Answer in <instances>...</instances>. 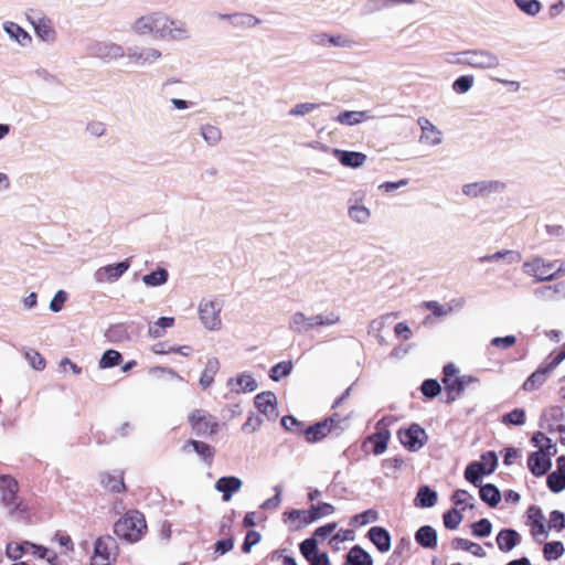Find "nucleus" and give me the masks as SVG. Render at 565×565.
Returning a JSON list of instances; mask_svg holds the SVG:
<instances>
[{
  "mask_svg": "<svg viewBox=\"0 0 565 565\" xmlns=\"http://www.w3.org/2000/svg\"><path fill=\"white\" fill-rule=\"evenodd\" d=\"M223 301L217 297H203L196 308L198 320L209 332H218L223 328Z\"/></svg>",
  "mask_w": 565,
  "mask_h": 565,
  "instance_id": "nucleus-1",
  "label": "nucleus"
},
{
  "mask_svg": "<svg viewBox=\"0 0 565 565\" xmlns=\"http://www.w3.org/2000/svg\"><path fill=\"white\" fill-rule=\"evenodd\" d=\"M146 520L138 511L127 512L115 523L114 526L115 534L128 543H136L140 541L146 534Z\"/></svg>",
  "mask_w": 565,
  "mask_h": 565,
  "instance_id": "nucleus-2",
  "label": "nucleus"
},
{
  "mask_svg": "<svg viewBox=\"0 0 565 565\" xmlns=\"http://www.w3.org/2000/svg\"><path fill=\"white\" fill-rule=\"evenodd\" d=\"M157 38L166 42H184L191 39L186 22L159 12Z\"/></svg>",
  "mask_w": 565,
  "mask_h": 565,
  "instance_id": "nucleus-3",
  "label": "nucleus"
},
{
  "mask_svg": "<svg viewBox=\"0 0 565 565\" xmlns=\"http://www.w3.org/2000/svg\"><path fill=\"white\" fill-rule=\"evenodd\" d=\"M532 440L540 445V450L529 457L527 466L534 476L541 477L551 468V457L556 452V449L551 440L541 433L536 434Z\"/></svg>",
  "mask_w": 565,
  "mask_h": 565,
  "instance_id": "nucleus-4",
  "label": "nucleus"
},
{
  "mask_svg": "<svg viewBox=\"0 0 565 565\" xmlns=\"http://www.w3.org/2000/svg\"><path fill=\"white\" fill-rule=\"evenodd\" d=\"M116 557L117 543L111 536H102L95 541L90 565H111Z\"/></svg>",
  "mask_w": 565,
  "mask_h": 565,
  "instance_id": "nucleus-5",
  "label": "nucleus"
},
{
  "mask_svg": "<svg viewBox=\"0 0 565 565\" xmlns=\"http://www.w3.org/2000/svg\"><path fill=\"white\" fill-rule=\"evenodd\" d=\"M161 51L154 46L134 45L126 50V62L134 66H146L160 60Z\"/></svg>",
  "mask_w": 565,
  "mask_h": 565,
  "instance_id": "nucleus-6",
  "label": "nucleus"
},
{
  "mask_svg": "<svg viewBox=\"0 0 565 565\" xmlns=\"http://www.w3.org/2000/svg\"><path fill=\"white\" fill-rule=\"evenodd\" d=\"M497 465V455L493 451H489L481 456L480 461H476L467 466L465 477L469 482L478 484L480 478L492 473Z\"/></svg>",
  "mask_w": 565,
  "mask_h": 565,
  "instance_id": "nucleus-7",
  "label": "nucleus"
},
{
  "mask_svg": "<svg viewBox=\"0 0 565 565\" xmlns=\"http://www.w3.org/2000/svg\"><path fill=\"white\" fill-rule=\"evenodd\" d=\"M523 270L536 281L550 280L558 271L556 264L545 262L542 258H533L523 264Z\"/></svg>",
  "mask_w": 565,
  "mask_h": 565,
  "instance_id": "nucleus-8",
  "label": "nucleus"
},
{
  "mask_svg": "<svg viewBox=\"0 0 565 565\" xmlns=\"http://www.w3.org/2000/svg\"><path fill=\"white\" fill-rule=\"evenodd\" d=\"M503 184L495 180H478L462 185V194L469 199H482L500 192Z\"/></svg>",
  "mask_w": 565,
  "mask_h": 565,
  "instance_id": "nucleus-9",
  "label": "nucleus"
},
{
  "mask_svg": "<svg viewBox=\"0 0 565 565\" xmlns=\"http://www.w3.org/2000/svg\"><path fill=\"white\" fill-rule=\"evenodd\" d=\"M417 124L420 128L418 142L424 148H435L443 143V131L434 125L428 118L419 117Z\"/></svg>",
  "mask_w": 565,
  "mask_h": 565,
  "instance_id": "nucleus-10",
  "label": "nucleus"
},
{
  "mask_svg": "<svg viewBox=\"0 0 565 565\" xmlns=\"http://www.w3.org/2000/svg\"><path fill=\"white\" fill-rule=\"evenodd\" d=\"M349 218L359 225H365L372 217V211L364 204V194L353 193L348 202Z\"/></svg>",
  "mask_w": 565,
  "mask_h": 565,
  "instance_id": "nucleus-11",
  "label": "nucleus"
},
{
  "mask_svg": "<svg viewBox=\"0 0 565 565\" xmlns=\"http://www.w3.org/2000/svg\"><path fill=\"white\" fill-rule=\"evenodd\" d=\"M189 423L192 429L203 436H209L215 433L217 423L215 418L203 409H194L189 414Z\"/></svg>",
  "mask_w": 565,
  "mask_h": 565,
  "instance_id": "nucleus-12",
  "label": "nucleus"
},
{
  "mask_svg": "<svg viewBox=\"0 0 565 565\" xmlns=\"http://www.w3.org/2000/svg\"><path fill=\"white\" fill-rule=\"evenodd\" d=\"M462 61L471 67L481 70L497 68L500 65L499 57L488 51H470L463 53Z\"/></svg>",
  "mask_w": 565,
  "mask_h": 565,
  "instance_id": "nucleus-13",
  "label": "nucleus"
},
{
  "mask_svg": "<svg viewBox=\"0 0 565 565\" xmlns=\"http://www.w3.org/2000/svg\"><path fill=\"white\" fill-rule=\"evenodd\" d=\"M398 438L406 448L416 451L424 447L427 435L419 425L414 424L406 429H401L398 431Z\"/></svg>",
  "mask_w": 565,
  "mask_h": 565,
  "instance_id": "nucleus-14",
  "label": "nucleus"
},
{
  "mask_svg": "<svg viewBox=\"0 0 565 565\" xmlns=\"http://www.w3.org/2000/svg\"><path fill=\"white\" fill-rule=\"evenodd\" d=\"M330 153L343 168L360 169L366 161L367 156L361 151L343 150L339 148L330 149Z\"/></svg>",
  "mask_w": 565,
  "mask_h": 565,
  "instance_id": "nucleus-15",
  "label": "nucleus"
},
{
  "mask_svg": "<svg viewBox=\"0 0 565 565\" xmlns=\"http://www.w3.org/2000/svg\"><path fill=\"white\" fill-rule=\"evenodd\" d=\"M36 38L43 42L52 43L56 40V31L53 21L46 15L28 17Z\"/></svg>",
  "mask_w": 565,
  "mask_h": 565,
  "instance_id": "nucleus-16",
  "label": "nucleus"
},
{
  "mask_svg": "<svg viewBox=\"0 0 565 565\" xmlns=\"http://www.w3.org/2000/svg\"><path fill=\"white\" fill-rule=\"evenodd\" d=\"M231 393L247 394L253 393L258 388V383L255 376L249 372H242L228 379L226 383Z\"/></svg>",
  "mask_w": 565,
  "mask_h": 565,
  "instance_id": "nucleus-17",
  "label": "nucleus"
},
{
  "mask_svg": "<svg viewBox=\"0 0 565 565\" xmlns=\"http://www.w3.org/2000/svg\"><path fill=\"white\" fill-rule=\"evenodd\" d=\"M159 11L142 14L131 23V31L137 35L153 34L157 36Z\"/></svg>",
  "mask_w": 565,
  "mask_h": 565,
  "instance_id": "nucleus-18",
  "label": "nucleus"
},
{
  "mask_svg": "<svg viewBox=\"0 0 565 565\" xmlns=\"http://www.w3.org/2000/svg\"><path fill=\"white\" fill-rule=\"evenodd\" d=\"M391 433L382 423L376 425V431L366 438L364 446L371 445L372 452L376 456L383 455L388 446Z\"/></svg>",
  "mask_w": 565,
  "mask_h": 565,
  "instance_id": "nucleus-19",
  "label": "nucleus"
},
{
  "mask_svg": "<svg viewBox=\"0 0 565 565\" xmlns=\"http://www.w3.org/2000/svg\"><path fill=\"white\" fill-rule=\"evenodd\" d=\"M340 426V419L335 417L328 418L318 423L306 430V439L309 443H316L327 437L331 431Z\"/></svg>",
  "mask_w": 565,
  "mask_h": 565,
  "instance_id": "nucleus-20",
  "label": "nucleus"
},
{
  "mask_svg": "<svg viewBox=\"0 0 565 565\" xmlns=\"http://www.w3.org/2000/svg\"><path fill=\"white\" fill-rule=\"evenodd\" d=\"M243 487V480L235 476L221 477L215 482V490L222 494L224 502L232 500L233 494L238 492Z\"/></svg>",
  "mask_w": 565,
  "mask_h": 565,
  "instance_id": "nucleus-21",
  "label": "nucleus"
},
{
  "mask_svg": "<svg viewBox=\"0 0 565 565\" xmlns=\"http://www.w3.org/2000/svg\"><path fill=\"white\" fill-rule=\"evenodd\" d=\"M130 267L128 260H124L116 264H108L106 266L99 267L95 276L98 281H108L113 282L119 279Z\"/></svg>",
  "mask_w": 565,
  "mask_h": 565,
  "instance_id": "nucleus-22",
  "label": "nucleus"
},
{
  "mask_svg": "<svg viewBox=\"0 0 565 565\" xmlns=\"http://www.w3.org/2000/svg\"><path fill=\"white\" fill-rule=\"evenodd\" d=\"M2 31L4 34L21 47H26L31 44V35L18 23L13 21H4L2 23Z\"/></svg>",
  "mask_w": 565,
  "mask_h": 565,
  "instance_id": "nucleus-23",
  "label": "nucleus"
},
{
  "mask_svg": "<svg viewBox=\"0 0 565 565\" xmlns=\"http://www.w3.org/2000/svg\"><path fill=\"white\" fill-rule=\"evenodd\" d=\"M476 377L471 375H462L452 379H444L445 391L447 394L448 402H454L459 397L465 387L470 383H473Z\"/></svg>",
  "mask_w": 565,
  "mask_h": 565,
  "instance_id": "nucleus-24",
  "label": "nucleus"
},
{
  "mask_svg": "<svg viewBox=\"0 0 565 565\" xmlns=\"http://www.w3.org/2000/svg\"><path fill=\"white\" fill-rule=\"evenodd\" d=\"M255 405L269 419L277 418V397L273 392H263L256 395Z\"/></svg>",
  "mask_w": 565,
  "mask_h": 565,
  "instance_id": "nucleus-25",
  "label": "nucleus"
},
{
  "mask_svg": "<svg viewBox=\"0 0 565 565\" xmlns=\"http://www.w3.org/2000/svg\"><path fill=\"white\" fill-rule=\"evenodd\" d=\"M100 486L109 492L122 493L126 491V484L124 481V472L121 471H106L99 475Z\"/></svg>",
  "mask_w": 565,
  "mask_h": 565,
  "instance_id": "nucleus-26",
  "label": "nucleus"
},
{
  "mask_svg": "<svg viewBox=\"0 0 565 565\" xmlns=\"http://www.w3.org/2000/svg\"><path fill=\"white\" fill-rule=\"evenodd\" d=\"M527 524L531 529V534L535 540H539L540 536H547L545 518L540 508L531 507L527 510Z\"/></svg>",
  "mask_w": 565,
  "mask_h": 565,
  "instance_id": "nucleus-27",
  "label": "nucleus"
},
{
  "mask_svg": "<svg viewBox=\"0 0 565 565\" xmlns=\"http://www.w3.org/2000/svg\"><path fill=\"white\" fill-rule=\"evenodd\" d=\"M220 361L216 358H209L206 362L204 363V366L199 375V385L200 387L205 391L210 388L220 372Z\"/></svg>",
  "mask_w": 565,
  "mask_h": 565,
  "instance_id": "nucleus-28",
  "label": "nucleus"
},
{
  "mask_svg": "<svg viewBox=\"0 0 565 565\" xmlns=\"http://www.w3.org/2000/svg\"><path fill=\"white\" fill-rule=\"evenodd\" d=\"M285 523L291 530H299L312 523L310 510H291L285 514Z\"/></svg>",
  "mask_w": 565,
  "mask_h": 565,
  "instance_id": "nucleus-29",
  "label": "nucleus"
},
{
  "mask_svg": "<svg viewBox=\"0 0 565 565\" xmlns=\"http://www.w3.org/2000/svg\"><path fill=\"white\" fill-rule=\"evenodd\" d=\"M547 486L555 493L565 490V457L557 459L556 470L547 477Z\"/></svg>",
  "mask_w": 565,
  "mask_h": 565,
  "instance_id": "nucleus-30",
  "label": "nucleus"
},
{
  "mask_svg": "<svg viewBox=\"0 0 565 565\" xmlns=\"http://www.w3.org/2000/svg\"><path fill=\"white\" fill-rule=\"evenodd\" d=\"M521 542V535L514 530H502L497 535V544L501 552L512 551Z\"/></svg>",
  "mask_w": 565,
  "mask_h": 565,
  "instance_id": "nucleus-31",
  "label": "nucleus"
},
{
  "mask_svg": "<svg viewBox=\"0 0 565 565\" xmlns=\"http://www.w3.org/2000/svg\"><path fill=\"white\" fill-rule=\"evenodd\" d=\"M18 491L17 481L9 476L0 477V500L10 505L13 503L15 493Z\"/></svg>",
  "mask_w": 565,
  "mask_h": 565,
  "instance_id": "nucleus-32",
  "label": "nucleus"
},
{
  "mask_svg": "<svg viewBox=\"0 0 565 565\" xmlns=\"http://www.w3.org/2000/svg\"><path fill=\"white\" fill-rule=\"evenodd\" d=\"M98 55L107 61H116L126 57V50L118 43L105 42L98 46Z\"/></svg>",
  "mask_w": 565,
  "mask_h": 565,
  "instance_id": "nucleus-33",
  "label": "nucleus"
},
{
  "mask_svg": "<svg viewBox=\"0 0 565 565\" xmlns=\"http://www.w3.org/2000/svg\"><path fill=\"white\" fill-rule=\"evenodd\" d=\"M550 372L551 371L547 367L536 370L525 380L522 385V390L527 393L537 391L546 382Z\"/></svg>",
  "mask_w": 565,
  "mask_h": 565,
  "instance_id": "nucleus-34",
  "label": "nucleus"
},
{
  "mask_svg": "<svg viewBox=\"0 0 565 565\" xmlns=\"http://www.w3.org/2000/svg\"><path fill=\"white\" fill-rule=\"evenodd\" d=\"M311 319V316H306L303 312L297 311L289 318V329L298 333L308 332L313 329Z\"/></svg>",
  "mask_w": 565,
  "mask_h": 565,
  "instance_id": "nucleus-35",
  "label": "nucleus"
},
{
  "mask_svg": "<svg viewBox=\"0 0 565 565\" xmlns=\"http://www.w3.org/2000/svg\"><path fill=\"white\" fill-rule=\"evenodd\" d=\"M370 118L367 111L363 110H347L340 113L335 117V121L345 126H355L366 121Z\"/></svg>",
  "mask_w": 565,
  "mask_h": 565,
  "instance_id": "nucleus-36",
  "label": "nucleus"
},
{
  "mask_svg": "<svg viewBox=\"0 0 565 565\" xmlns=\"http://www.w3.org/2000/svg\"><path fill=\"white\" fill-rule=\"evenodd\" d=\"M370 540L381 552H387L391 548V536L388 532L380 526H374L369 531Z\"/></svg>",
  "mask_w": 565,
  "mask_h": 565,
  "instance_id": "nucleus-37",
  "label": "nucleus"
},
{
  "mask_svg": "<svg viewBox=\"0 0 565 565\" xmlns=\"http://www.w3.org/2000/svg\"><path fill=\"white\" fill-rule=\"evenodd\" d=\"M311 317L313 329L320 327H332L341 322V313L337 310H327Z\"/></svg>",
  "mask_w": 565,
  "mask_h": 565,
  "instance_id": "nucleus-38",
  "label": "nucleus"
},
{
  "mask_svg": "<svg viewBox=\"0 0 565 565\" xmlns=\"http://www.w3.org/2000/svg\"><path fill=\"white\" fill-rule=\"evenodd\" d=\"M174 322L175 320L173 317H160L148 324V334L154 339L162 338L166 334L167 329L174 326Z\"/></svg>",
  "mask_w": 565,
  "mask_h": 565,
  "instance_id": "nucleus-39",
  "label": "nucleus"
},
{
  "mask_svg": "<svg viewBox=\"0 0 565 565\" xmlns=\"http://www.w3.org/2000/svg\"><path fill=\"white\" fill-rule=\"evenodd\" d=\"M373 561L369 553L360 546H354L347 555L344 565H372Z\"/></svg>",
  "mask_w": 565,
  "mask_h": 565,
  "instance_id": "nucleus-40",
  "label": "nucleus"
},
{
  "mask_svg": "<svg viewBox=\"0 0 565 565\" xmlns=\"http://www.w3.org/2000/svg\"><path fill=\"white\" fill-rule=\"evenodd\" d=\"M451 501L461 512L475 508V497L466 490H457L451 497Z\"/></svg>",
  "mask_w": 565,
  "mask_h": 565,
  "instance_id": "nucleus-41",
  "label": "nucleus"
},
{
  "mask_svg": "<svg viewBox=\"0 0 565 565\" xmlns=\"http://www.w3.org/2000/svg\"><path fill=\"white\" fill-rule=\"evenodd\" d=\"M416 541L424 547H434L437 544V533L430 526H422L416 532Z\"/></svg>",
  "mask_w": 565,
  "mask_h": 565,
  "instance_id": "nucleus-42",
  "label": "nucleus"
},
{
  "mask_svg": "<svg viewBox=\"0 0 565 565\" xmlns=\"http://www.w3.org/2000/svg\"><path fill=\"white\" fill-rule=\"evenodd\" d=\"M121 361H122V355L120 354L119 351L114 350V349H108L102 354V356L98 361V366L102 370H106V369H110V367L119 365L121 363Z\"/></svg>",
  "mask_w": 565,
  "mask_h": 565,
  "instance_id": "nucleus-43",
  "label": "nucleus"
},
{
  "mask_svg": "<svg viewBox=\"0 0 565 565\" xmlns=\"http://www.w3.org/2000/svg\"><path fill=\"white\" fill-rule=\"evenodd\" d=\"M422 307L426 310L431 311L437 317H444L450 313L455 308L461 307V302L457 301L455 305H440L437 301H426L422 305Z\"/></svg>",
  "mask_w": 565,
  "mask_h": 565,
  "instance_id": "nucleus-44",
  "label": "nucleus"
},
{
  "mask_svg": "<svg viewBox=\"0 0 565 565\" xmlns=\"http://www.w3.org/2000/svg\"><path fill=\"white\" fill-rule=\"evenodd\" d=\"M416 505L420 508H431L437 502V493L429 487H423L416 495Z\"/></svg>",
  "mask_w": 565,
  "mask_h": 565,
  "instance_id": "nucleus-45",
  "label": "nucleus"
},
{
  "mask_svg": "<svg viewBox=\"0 0 565 565\" xmlns=\"http://www.w3.org/2000/svg\"><path fill=\"white\" fill-rule=\"evenodd\" d=\"M29 553L36 556L38 558L46 561L49 564L57 563V558H58L57 554L46 546L38 545V544L30 542V552Z\"/></svg>",
  "mask_w": 565,
  "mask_h": 565,
  "instance_id": "nucleus-46",
  "label": "nucleus"
},
{
  "mask_svg": "<svg viewBox=\"0 0 565 565\" xmlns=\"http://www.w3.org/2000/svg\"><path fill=\"white\" fill-rule=\"evenodd\" d=\"M168 271L163 268H158L142 277V282L149 287H160L168 281Z\"/></svg>",
  "mask_w": 565,
  "mask_h": 565,
  "instance_id": "nucleus-47",
  "label": "nucleus"
},
{
  "mask_svg": "<svg viewBox=\"0 0 565 565\" xmlns=\"http://www.w3.org/2000/svg\"><path fill=\"white\" fill-rule=\"evenodd\" d=\"M183 450L185 452L193 450L204 459H211L214 454L213 448L210 445L196 440L188 441L184 445Z\"/></svg>",
  "mask_w": 565,
  "mask_h": 565,
  "instance_id": "nucleus-48",
  "label": "nucleus"
},
{
  "mask_svg": "<svg viewBox=\"0 0 565 565\" xmlns=\"http://www.w3.org/2000/svg\"><path fill=\"white\" fill-rule=\"evenodd\" d=\"M200 135L204 139V141L210 146L217 145L222 139L221 130L210 124L203 125L200 128Z\"/></svg>",
  "mask_w": 565,
  "mask_h": 565,
  "instance_id": "nucleus-49",
  "label": "nucleus"
},
{
  "mask_svg": "<svg viewBox=\"0 0 565 565\" xmlns=\"http://www.w3.org/2000/svg\"><path fill=\"white\" fill-rule=\"evenodd\" d=\"M30 552V542L25 541L23 543H14L11 542L7 544L6 547V555L8 558L12 561L20 559L25 553Z\"/></svg>",
  "mask_w": 565,
  "mask_h": 565,
  "instance_id": "nucleus-50",
  "label": "nucleus"
},
{
  "mask_svg": "<svg viewBox=\"0 0 565 565\" xmlns=\"http://www.w3.org/2000/svg\"><path fill=\"white\" fill-rule=\"evenodd\" d=\"M480 498L491 507H495L501 501L500 491L493 484H486L481 487Z\"/></svg>",
  "mask_w": 565,
  "mask_h": 565,
  "instance_id": "nucleus-51",
  "label": "nucleus"
},
{
  "mask_svg": "<svg viewBox=\"0 0 565 565\" xmlns=\"http://www.w3.org/2000/svg\"><path fill=\"white\" fill-rule=\"evenodd\" d=\"M513 2L519 10L530 17H536L542 10V4L539 0H513Z\"/></svg>",
  "mask_w": 565,
  "mask_h": 565,
  "instance_id": "nucleus-52",
  "label": "nucleus"
},
{
  "mask_svg": "<svg viewBox=\"0 0 565 565\" xmlns=\"http://www.w3.org/2000/svg\"><path fill=\"white\" fill-rule=\"evenodd\" d=\"M352 540L353 532L351 530H339L330 537L329 545L333 551H339L343 543Z\"/></svg>",
  "mask_w": 565,
  "mask_h": 565,
  "instance_id": "nucleus-53",
  "label": "nucleus"
},
{
  "mask_svg": "<svg viewBox=\"0 0 565 565\" xmlns=\"http://www.w3.org/2000/svg\"><path fill=\"white\" fill-rule=\"evenodd\" d=\"M309 510L312 518V523L319 519L330 516L335 512V508L331 503L327 502L312 505Z\"/></svg>",
  "mask_w": 565,
  "mask_h": 565,
  "instance_id": "nucleus-54",
  "label": "nucleus"
},
{
  "mask_svg": "<svg viewBox=\"0 0 565 565\" xmlns=\"http://www.w3.org/2000/svg\"><path fill=\"white\" fill-rule=\"evenodd\" d=\"M564 544L558 541L546 543L543 550L544 557L547 561H554L559 558L564 554Z\"/></svg>",
  "mask_w": 565,
  "mask_h": 565,
  "instance_id": "nucleus-55",
  "label": "nucleus"
},
{
  "mask_svg": "<svg viewBox=\"0 0 565 565\" xmlns=\"http://www.w3.org/2000/svg\"><path fill=\"white\" fill-rule=\"evenodd\" d=\"M455 546L456 548L468 551L475 556L483 557L486 555V552L480 544L465 539H457L455 541Z\"/></svg>",
  "mask_w": 565,
  "mask_h": 565,
  "instance_id": "nucleus-56",
  "label": "nucleus"
},
{
  "mask_svg": "<svg viewBox=\"0 0 565 565\" xmlns=\"http://www.w3.org/2000/svg\"><path fill=\"white\" fill-rule=\"evenodd\" d=\"M463 519L462 512L452 508L444 514V525L449 530L457 529Z\"/></svg>",
  "mask_w": 565,
  "mask_h": 565,
  "instance_id": "nucleus-57",
  "label": "nucleus"
},
{
  "mask_svg": "<svg viewBox=\"0 0 565 565\" xmlns=\"http://www.w3.org/2000/svg\"><path fill=\"white\" fill-rule=\"evenodd\" d=\"M473 83V76L462 75L452 83L451 88L456 94L462 95L468 93L472 88Z\"/></svg>",
  "mask_w": 565,
  "mask_h": 565,
  "instance_id": "nucleus-58",
  "label": "nucleus"
},
{
  "mask_svg": "<svg viewBox=\"0 0 565 565\" xmlns=\"http://www.w3.org/2000/svg\"><path fill=\"white\" fill-rule=\"evenodd\" d=\"M292 371V363L290 361H284L276 364L270 371V379L273 381H279L282 377L288 376Z\"/></svg>",
  "mask_w": 565,
  "mask_h": 565,
  "instance_id": "nucleus-59",
  "label": "nucleus"
},
{
  "mask_svg": "<svg viewBox=\"0 0 565 565\" xmlns=\"http://www.w3.org/2000/svg\"><path fill=\"white\" fill-rule=\"evenodd\" d=\"M318 540L316 537H310V539H307L305 540L301 544H300V552L301 554L305 556V558L309 562L312 557H315L316 555L319 554V552L317 551V544H318Z\"/></svg>",
  "mask_w": 565,
  "mask_h": 565,
  "instance_id": "nucleus-60",
  "label": "nucleus"
},
{
  "mask_svg": "<svg viewBox=\"0 0 565 565\" xmlns=\"http://www.w3.org/2000/svg\"><path fill=\"white\" fill-rule=\"evenodd\" d=\"M525 420V412L522 408H515L502 416V423L507 425H523Z\"/></svg>",
  "mask_w": 565,
  "mask_h": 565,
  "instance_id": "nucleus-61",
  "label": "nucleus"
},
{
  "mask_svg": "<svg viewBox=\"0 0 565 565\" xmlns=\"http://www.w3.org/2000/svg\"><path fill=\"white\" fill-rule=\"evenodd\" d=\"M472 534L477 537H487L492 532V524L488 519H481L471 525Z\"/></svg>",
  "mask_w": 565,
  "mask_h": 565,
  "instance_id": "nucleus-62",
  "label": "nucleus"
},
{
  "mask_svg": "<svg viewBox=\"0 0 565 565\" xmlns=\"http://www.w3.org/2000/svg\"><path fill=\"white\" fill-rule=\"evenodd\" d=\"M25 358L30 366L35 371H43L45 369L44 358L35 350H30L25 353Z\"/></svg>",
  "mask_w": 565,
  "mask_h": 565,
  "instance_id": "nucleus-63",
  "label": "nucleus"
},
{
  "mask_svg": "<svg viewBox=\"0 0 565 565\" xmlns=\"http://www.w3.org/2000/svg\"><path fill=\"white\" fill-rule=\"evenodd\" d=\"M68 299V294L65 290H58L50 301L49 308L52 312H60Z\"/></svg>",
  "mask_w": 565,
  "mask_h": 565,
  "instance_id": "nucleus-64",
  "label": "nucleus"
}]
</instances>
